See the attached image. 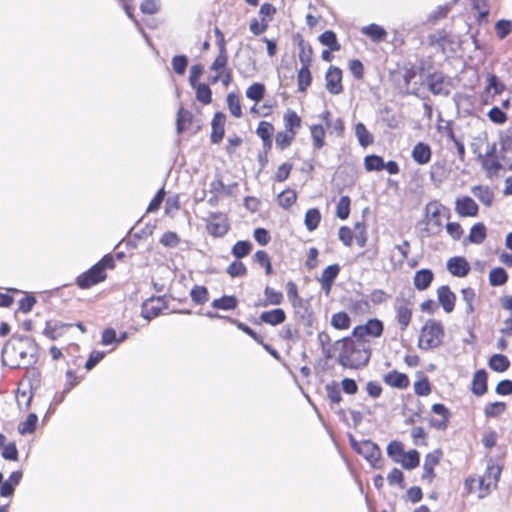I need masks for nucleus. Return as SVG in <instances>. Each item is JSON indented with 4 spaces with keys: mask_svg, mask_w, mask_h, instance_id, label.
I'll return each mask as SVG.
<instances>
[{
    "mask_svg": "<svg viewBox=\"0 0 512 512\" xmlns=\"http://www.w3.org/2000/svg\"><path fill=\"white\" fill-rule=\"evenodd\" d=\"M37 361V345L29 337H12L2 348V364L11 369H26Z\"/></svg>",
    "mask_w": 512,
    "mask_h": 512,
    "instance_id": "1",
    "label": "nucleus"
},
{
    "mask_svg": "<svg viewBox=\"0 0 512 512\" xmlns=\"http://www.w3.org/2000/svg\"><path fill=\"white\" fill-rule=\"evenodd\" d=\"M339 347L337 363L348 369H359L366 366L372 355L371 344H364L352 335L343 337L335 342Z\"/></svg>",
    "mask_w": 512,
    "mask_h": 512,
    "instance_id": "2",
    "label": "nucleus"
},
{
    "mask_svg": "<svg viewBox=\"0 0 512 512\" xmlns=\"http://www.w3.org/2000/svg\"><path fill=\"white\" fill-rule=\"evenodd\" d=\"M115 267L114 256L110 253L106 254L89 269L79 274L75 279V284L81 290L90 289L104 282L108 277V271L114 270Z\"/></svg>",
    "mask_w": 512,
    "mask_h": 512,
    "instance_id": "3",
    "label": "nucleus"
},
{
    "mask_svg": "<svg viewBox=\"0 0 512 512\" xmlns=\"http://www.w3.org/2000/svg\"><path fill=\"white\" fill-rule=\"evenodd\" d=\"M501 467L495 464L487 466L481 477L470 476L465 479L464 487L467 494L476 493L479 498H484L497 487L501 476Z\"/></svg>",
    "mask_w": 512,
    "mask_h": 512,
    "instance_id": "4",
    "label": "nucleus"
},
{
    "mask_svg": "<svg viewBox=\"0 0 512 512\" xmlns=\"http://www.w3.org/2000/svg\"><path fill=\"white\" fill-rule=\"evenodd\" d=\"M445 336V329L441 321L428 319L420 329L418 348L429 351L440 347Z\"/></svg>",
    "mask_w": 512,
    "mask_h": 512,
    "instance_id": "5",
    "label": "nucleus"
},
{
    "mask_svg": "<svg viewBox=\"0 0 512 512\" xmlns=\"http://www.w3.org/2000/svg\"><path fill=\"white\" fill-rule=\"evenodd\" d=\"M446 208L437 200L430 201L425 206V228L421 230L423 237L439 235L443 228L442 212Z\"/></svg>",
    "mask_w": 512,
    "mask_h": 512,
    "instance_id": "6",
    "label": "nucleus"
},
{
    "mask_svg": "<svg viewBox=\"0 0 512 512\" xmlns=\"http://www.w3.org/2000/svg\"><path fill=\"white\" fill-rule=\"evenodd\" d=\"M209 69L214 71V75L208 77V82L211 85L218 83L219 81L224 87H228L233 79L232 70L228 67V54L218 53Z\"/></svg>",
    "mask_w": 512,
    "mask_h": 512,
    "instance_id": "7",
    "label": "nucleus"
},
{
    "mask_svg": "<svg viewBox=\"0 0 512 512\" xmlns=\"http://www.w3.org/2000/svg\"><path fill=\"white\" fill-rule=\"evenodd\" d=\"M384 332L383 321L378 318H370L364 324L356 325L351 335L364 344H370L369 338H380Z\"/></svg>",
    "mask_w": 512,
    "mask_h": 512,
    "instance_id": "8",
    "label": "nucleus"
},
{
    "mask_svg": "<svg viewBox=\"0 0 512 512\" xmlns=\"http://www.w3.org/2000/svg\"><path fill=\"white\" fill-rule=\"evenodd\" d=\"M356 234H354L353 230L348 226H341L338 230L339 240L346 246L351 247L353 244V240L355 238L356 244L363 248L367 244L368 234L366 225L361 222H357L355 224Z\"/></svg>",
    "mask_w": 512,
    "mask_h": 512,
    "instance_id": "9",
    "label": "nucleus"
},
{
    "mask_svg": "<svg viewBox=\"0 0 512 512\" xmlns=\"http://www.w3.org/2000/svg\"><path fill=\"white\" fill-rule=\"evenodd\" d=\"M393 308L394 320L399 330L405 332L413 319V303L409 299L397 297Z\"/></svg>",
    "mask_w": 512,
    "mask_h": 512,
    "instance_id": "10",
    "label": "nucleus"
},
{
    "mask_svg": "<svg viewBox=\"0 0 512 512\" xmlns=\"http://www.w3.org/2000/svg\"><path fill=\"white\" fill-rule=\"evenodd\" d=\"M202 121L188 109L180 107L177 112L176 129L179 134L190 132L196 134L202 128Z\"/></svg>",
    "mask_w": 512,
    "mask_h": 512,
    "instance_id": "11",
    "label": "nucleus"
},
{
    "mask_svg": "<svg viewBox=\"0 0 512 512\" xmlns=\"http://www.w3.org/2000/svg\"><path fill=\"white\" fill-rule=\"evenodd\" d=\"M206 230L214 238L225 236L230 230L228 216L222 212L211 213L207 218Z\"/></svg>",
    "mask_w": 512,
    "mask_h": 512,
    "instance_id": "12",
    "label": "nucleus"
},
{
    "mask_svg": "<svg viewBox=\"0 0 512 512\" xmlns=\"http://www.w3.org/2000/svg\"><path fill=\"white\" fill-rule=\"evenodd\" d=\"M343 71L334 65L328 67L325 73V87L332 95H339L343 92Z\"/></svg>",
    "mask_w": 512,
    "mask_h": 512,
    "instance_id": "13",
    "label": "nucleus"
},
{
    "mask_svg": "<svg viewBox=\"0 0 512 512\" xmlns=\"http://www.w3.org/2000/svg\"><path fill=\"white\" fill-rule=\"evenodd\" d=\"M442 458L443 451L441 449H435L432 452L426 454L423 464V481H427L428 484L432 483L436 477L435 467L440 463Z\"/></svg>",
    "mask_w": 512,
    "mask_h": 512,
    "instance_id": "14",
    "label": "nucleus"
},
{
    "mask_svg": "<svg viewBox=\"0 0 512 512\" xmlns=\"http://www.w3.org/2000/svg\"><path fill=\"white\" fill-rule=\"evenodd\" d=\"M431 411L437 415V417H433L429 420L430 426L439 431H445L448 428L451 417L449 409L442 403H436L431 406Z\"/></svg>",
    "mask_w": 512,
    "mask_h": 512,
    "instance_id": "15",
    "label": "nucleus"
},
{
    "mask_svg": "<svg viewBox=\"0 0 512 512\" xmlns=\"http://www.w3.org/2000/svg\"><path fill=\"white\" fill-rule=\"evenodd\" d=\"M207 316L210 318H221V319H227L232 324H234L239 330L250 336L253 340H255L258 344L262 345L265 350L269 351L272 355L276 356L277 352L270 348L268 344H265L263 341V337L256 333L253 329H251L248 325H246L243 322H240L238 320L232 319L230 317L218 315V314H212L207 313Z\"/></svg>",
    "mask_w": 512,
    "mask_h": 512,
    "instance_id": "16",
    "label": "nucleus"
},
{
    "mask_svg": "<svg viewBox=\"0 0 512 512\" xmlns=\"http://www.w3.org/2000/svg\"><path fill=\"white\" fill-rule=\"evenodd\" d=\"M274 132L275 127L269 121L262 120L256 127L255 133L262 141V147L265 154H268L272 150Z\"/></svg>",
    "mask_w": 512,
    "mask_h": 512,
    "instance_id": "17",
    "label": "nucleus"
},
{
    "mask_svg": "<svg viewBox=\"0 0 512 512\" xmlns=\"http://www.w3.org/2000/svg\"><path fill=\"white\" fill-rule=\"evenodd\" d=\"M437 300L445 313H452L456 305V294L448 285H441L436 290Z\"/></svg>",
    "mask_w": 512,
    "mask_h": 512,
    "instance_id": "18",
    "label": "nucleus"
},
{
    "mask_svg": "<svg viewBox=\"0 0 512 512\" xmlns=\"http://www.w3.org/2000/svg\"><path fill=\"white\" fill-rule=\"evenodd\" d=\"M455 211L460 217H475L478 215L479 206L471 197L462 196L455 201Z\"/></svg>",
    "mask_w": 512,
    "mask_h": 512,
    "instance_id": "19",
    "label": "nucleus"
},
{
    "mask_svg": "<svg viewBox=\"0 0 512 512\" xmlns=\"http://www.w3.org/2000/svg\"><path fill=\"white\" fill-rule=\"evenodd\" d=\"M447 270L455 277L463 278L466 277L470 270V264L463 256H454L447 260Z\"/></svg>",
    "mask_w": 512,
    "mask_h": 512,
    "instance_id": "20",
    "label": "nucleus"
},
{
    "mask_svg": "<svg viewBox=\"0 0 512 512\" xmlns=\"http://www.w3.org/2000/svg\"><path fill=\"white\" fill-rule=\"evenodd\" d=\"M383 381L387 386L399 390H405L410 385L408 375L396 369L384 374Z\"/></svg>",
    "mask_w": 512,
    "mask_h": 512,
    "instance_id": "21",
    "label": "nucleus"
},
{
    "mask_svg": "<svg viewBox=\"0 0 512 512\" xmlns=\"http://www.w3.org/2000/svg\"><path fill=\"white\" fill-rule=\"evenodd\" d=\"M461 299L465 305V314L468 317H474L476 314V308L480 301L476 290L471 287H464L460 290Z\"/></svg>",
    "mask_w": 512,
    "mask_h": 512,
    "instance_id": "22",
    "label": "nucleus"
},
{
    "mask_svg": "<svg viewBox=\"0 0 512 512\" xmlns=\"http://www.w3.org/2000/svg\"><path fill=\"white\" fill-rule=\"evenodd\" d=\"M226 115L223 112H216L211 121L210 140L218 144L223 140L225 134Z\"/></svg>",
    "mask_w": 512,
    "mask_h": 512,
    "instance_id": "23",
    "label": "nucleus"
},
{
    "mask_svg": "<svg viewBox=\"0 0 512 512\" xmlns=\"http://www.w3.org/2000/svg\"><path fill=\"white\" fill-rule=\"evenodd\" d=\"M429 90L435 95H448V82L442 73L434 72L427 77Z\"/></svg>",
    "mask_w": 512,
    "mask_h": 512,
    "instance_id": "24",
    "label": "nucleus"
},
{
    "mask_svg": "<svg viewBox=\"0 0 512 512\" xmlns=\"http://www.w3.org/2000/svg\"><path fill=\"white\" fill-rule=\"evenodd\" d=\"M71 327V323L50 320L46 322L43 334L51 340H56L64 336L65 332Z\"/></svg>",
    "mask_w": 512,
    "mask_h": 512,
    "instance_id": "25",
    "label": "nucleus"
},
{
    "mask_svg": "<svg viewBox=\"0 0 512 512\" xmlns=\"http://www.w3.org/2000/svg\"><path fill=\"white\" fill-rule=\"evenodd\" d=\"M488 374L484 369L477 370L471 382V391L474 395L480 397L488 391Z\"/></svg>",
    "mask_w": 512,
    "mask_h": 512,
    "instance_id": "26",
    "label": "nucleus"
},
{
    "mask_svg": "<svg viewBox=\"0 0 512 512\" xmlns=\"http://www.w3.org/2000/svg\"><path fill=\"white\" fill-rule=\"evenodd\" d=\"M411 157L419 165L428 164L431 161V147L424 142H418L412 149Z\"/></svg>",
    "mask_w": 512,
    "mask_h": 512,
    "instance_id": "27",
    "label": "nucleus"
},
{
    "mask_svg": "<svg viewBox=\"0 0 512 512\" xmlns=\"http://www.w3.org/2000/svg\"><path fill=\"white\" fill-rule=\"evenodd\" d=\"M434 280L432 270L423 268L415 272L413 277V285L418 291L427 290Z\"/></svg>",
    "mask_w": 512,
    "mask_h": 512,
    "instance_id": "28",
    "label": "nucleus"
},
{
    "mask_svg": "<svg viewBox=\"0 0 512 512\" xmlns=\"http://www.w3.org/2000/svg\"><path fill=\"white\" fill-rule=\"evenodd\" d=\"M284 130L297 136L302 127V119L298 113L288 109L283 115Z\"/></svg>",
    "mask_w": 512,
    "mask_h": 512,
    "instance_id": "29",
    "label": "nucleus"
},
{
    "mask_svg": "<svg viewBox=\"0 0 512 512\" xmlns=\"http://www.w3.org/2000/svg\"><path fill=\"white\" fill-rule=\"evenodd\" d=\"M414 393L419 397H427L432 392V384L429 377L423 372L417 373V379L413 384Z\"/></svg>",
    "mask_w": 512,
    "mask_h": 512,
    "instance_id": "30",
    "label": "nucleus"
},
{
    "mask_svg": "<svg viewBox=\"0 0 512 512\" xmlns=\"http://www.w3.org/2000/svg\"><path fill=\"white\" fill-rule=\"evenodd\" d=\"M340 272V267L338 264H332L326 267L321 275L320 283L322 288L329 293L331 290L332 284L337 278L338 274Z\"/></svg>",
    "mask_w": 512,
    "mask_h": 512,
    "instance_id": "31",
    "label": "nucleus"
},
{
    "mask_svg": "<svg viewBox=\"0 0 512 512\" xmlns=\"http://www.w3.org/2000/svg\"><path fill=\"white\" fill-rule=\"evenodd\" d=\"M311 66L301 65L297 71V90L301 93H306L311 86L313 77L311 73Z\"/></svg>",
    "mask_w": 512,
    "mask_h": 512,
    "instance_id": "32",
    "label": "nucleus"
},
{
    "mask_svg": "<svg viewBox=\"0 0 512 512\" xmlns=\"http://www.w3.org/2000/svg\"><path fill=\"white\" fill-rule=\"evenodd\" d=\"M261 322L266 324L276 326L283 323L286 320V313L281 308H276L269 311H264L260 314L259 317Z\"/></svg>",
    "mask_w": 512,
    "mask_h": 512,
    "instance_id": "33",
    "label": "nucleus"
},
{
    "mask_svg": "<svg viewBox=\"0 0 512 512\" xmlns=\"http://www.w3.org/2000/svg\"><path fill=\"white\" fill-rule=\"evenodd\" d=\"M361 33L377 43L385 41L388 35L387 31L382 26L374 23L362 27Z\"/></svg>",
    "mask_w": 512,
    "mask_h": 512,
    "instance_id": "34",
    "label": "nucleus"
},
{
    "mask_svg": "<svg viewBox=\"0 0 512 512\" xmlns=\"http://www.w3.org/2000/svg\"><path fill=\"white\" fill-rule=\"evenodd\" d=\"M208 83H199L191 86L195 91V98L203 105H209L213 101V93Z\"/></svg>",
    "mask_w": 512,
    "mask_h": 512,
    "instance_id": "35",
    "label": "nucleus"
},
{
    "mask_svg": "<svg viewBox=\"0 0 512 512\" xmlns=\"http://www.w3.org/2000/svg\"><path fill=\"white\" fill-rule=\"evenodd\" d=\"M238 299L234 295H223L211 302V307L218 310H235L238 307Z\"/></svg>",
    "mask_w": 512,
    "mask_h": 512,
    "instance_id": "36",
    "label": "nucleus"
},
{
    "mask_svg": "<svg viewBox=\"0 0 512 512\" xmlns=\"http://www.w3.org/2000/svg\"><path fill=\"white\" fill-rule=\"evenodd\" d=\"M427 40H428L429 46L439 47L442 52L445 51V46L452 42L450 35L445 30H438V31L430 34L428 36Z\"/></svg>",
    "mask_w": 512,
    "mask_h": 512,
    "instance_id": "37",
    "label": "nucleus"
},
{
    "mask_svg": "<svg viewBox=\"0 0 512 512\" xmlns=\"http://www.w3.org/2000/svg\"><path fill=\"white\" fill-rule=\"evenodd\" d=\"M298 47V57L301 65L312 66L314 54L312 46L308 42H306L302 37H300Z\"/></svg>",
    "mask_w": 512,
    "mask_h": 512,
    "instance_id": "38",
    "label": "nucleus"
},
{
    "mask_svg": "<svg viewBox=\"0 0 512 512\" xmlns=\"http://www.w3.org/2000/svg\"><path fill=\"white\" fill-rule=\"evenodd\" d=\"M266 93V87L261 82H254L246 88L245 95L248 99L258 104L263 100Z\"/></svg>",
    "mask_w": 512,
    "mask_h": 512,
    "instance_id": "39",
    "label": "nucleus"
},
{
    "mask_svg": "<svg viewBox=\"0 0 512 512\" xmlns=\"http://www.w3.org/2000/svg\"><path fill=\"white\" fill-rule=\"evenodd\" d=\"M351 318L345 311H339L331 316L330 324L336 330H348L351 327Z\"/></svg>",
    "mask_w": 512,
    "mask_h": 512,
    "instance_id": "40",
    "label": "nucleus"
},
{
    "mask_svg": "<svg viewBox=\"0 0 512 512\" xmlns=\"http://www.w3.org/2000/svg\"><path fill=\"white\" fill-rule=\"evenodd\" d=\"M487 237V228L484 223L479 222L474 224L469 232L468 241L474 244H481Z\"/></svg>",
    "mask_w": 512,
    "mask_h": 512,
    "instance_id": "41",
    "label": "nucleus"
},
{
    "mask_svg": "<svg viewBox=\"0 0 512 512\" xmlns=\"http://www.w3.org/2000/svg\"><path fill=\"white\" fill-rule=\"evenodd\" d=\"M322 216L318 208H310L306 211L304 217V224L308 231L316 230L321 222Z\"/></svg>",
    "mask_w": 512,
    "mask_h": 512,
    "instance_id": "42",
    "label": "nucleus"
},
{
    "mask_svg": "<svg viewBox=\"0 0 512 512\" xmlns=\"http://www.w3.org/2000/svg\"><path fill=\"white\" fill-rule=\"evenodd\" d=\"M472 8L476 12L478 23H487L489 15L488 0H472Z\"/></svg>",
    "mask_w": 512,
    "mask_h": 512,
    "instance_id": "43",
    "label": "nucleus"
},
{
    "mask_svg": "<svg viewBox=\"0 0 512 512\" xmlns=\"http://www.w3.org/2000/svg\"><path fill=\"white\" fill-rule=\"evenodd\" d=\"M488 365L493 371L502 373L509 369L510 361L503 354H494L490 357Z\"/></svg>",
    "mask_w": 512,
    "mask_h": 512,
    "instance_id": "44",
    "label": "nucleus"
},
{
    "mask_svg": "<svg viewBox=\"0 0 512 512\" xmlns=\"http://www.w3.org/2000/svg\"><path fill=\"white\" fill-rule=\"evenodd\" d=\"M398 463H400L402 467L407 470L414 469L420 464V454L417 450L411 449L404 453Z\"/></svg>",
    "mask_w": 512,
    "mask_h": 512,
    "instance_id": "45",
    "label": "nucleus"
},
{
    "mask_svg": "<svg viewBox=\"0 0 512 512\" xmlns=\"http://www.w3.org/2000/svg\"><path fill=\"white\" fill-rule=\"evenodd\" d=\"M319 42L328 47L331 51H340L341 45L338 42L337 36L334 31L326 30L318 37Z\"/></svg>",
    "mask_w": 512,
    "mask_h": 512,
    "instance_id": "46",
    "label": "nucleus"
},
{
    "mask_svg": "<svg viewBox=\"0 0 512 512\" xmlns=\"http://www.w3.org/2000/svg\"><path fill=\"white\" fill-rule=\"evenodd\" d=\"M310 134L314 149H321L325 146V129L320 124L310 126Z\"/></svg>",
    "mask_w": 512,
    "mask_h": 512,
    "instance_id": "47",
    "label": "nucleus"
},
{
    "mask_svg": "<svg viewBox=\"0 0 512 512\" xmlns=\"http://www.w3.org/2000/svg\"><path fill=\"white\" fill-rule=\"evenodd\" d=\"M265 299L263 302L259 303V306H268V305H280L283 302L284 296L281 291H277L269 286L264 289Z\"/></svg>",
    "mask_w": 512,
    "mask_h": 512,
    "instance_id": "48",
    "label": "nucleus"
},
{
    "mask_svg": "<svg viewBox=\"0 0 512 512\" xmlns=\"http://www.w3.org/2000/svg\"><path fill=\"white\" fill-rule=\"evenodd\" d=\"M295 139H296V135H294L288 131H285V130L278 131L275 135L276 148L281 151H284L292 145V143L295 141Z\"/></svg>",
    "mask_w": 512,
    "mask_h": 512,
    "instance_id": "49",
    "label": "nucleus"
},
{
    "mask_svg": "<svg viewBox=\"0 0 512 512\" xmlns=\"http://www.w3.org/2000/svg\"><path fill=\"white\" fill-rule=\"evenodd\" d=\"M489 284L498 287L506 284L508 281V273L502 267H495L489 272Z\"/></svg>",
    "mask_w": 512,
    "mask_h": 512,
    "instance_id": "50",
    "label": "nucleus"
},
{
    "mask_svg": "<svg viewBox=\"0 0 512 512\" xmlns=\"http://www.w3.org/2000/svg\"><path fill=\"white\" fill-rule=\"evenodd\" d=\"M253 261L260 267L264 268L265 274L270 276L273 274L271 258L265 250H258L253 255Z\"/></svg>",
    "mask_w": 512,
    "mask_h": 512,
    "instance_id": "51",
    "label": "nucleus"
},
{
    "mask_svg": "<svg viewBox=\"0 0 512 512\" xmlns=\"http://www.w3.org/2000/svg\"><path fill=\"white\" fill-rule=\"evenodd\" d=\"M298 198L297 192L294 189L286 188L277 197L279 206L284 209H289L296 203Z\"/></svg>",
    "mask_w": 512,
    "mask_h": 512,
    "instance_id": "52",
    "label": "nucleus"
},
{
    "mask_svg": "<svg viewBox=\"0 0 512 512\" xmlns=\"http://www.w3.org/2000/svg\"><path fill=\"white\" fill-rule=\"evenodd\" d=\"M253 249V245L248 240L237 241L231 248V254L236 259H242L248 256Z\"/></svg>",
    "mask_w": 512,
    "mask_h": 512,
    "instance_id": "53",
    "label": "nucleus"
},
{
    "mask_svg": "<svg viewBox=\"0 0 512 512\" xmlns=\"http://www.w3.org/2000/svg\"><path fill=\"white\" fill-rule=\"evenodd\" d=\"M226 273L231 278L244 277L248 273V269L246 265L241 261V259L233 260L226 268Z\"/></svg>",
    "mask_w": 512,
    "mask_h": 512,
    "instance_id": "54",
    "label": "nucleus"
},
{
    "mask_svg": "<svg viewBox=\"0 0 512 512\" xmlns=\"http://www.w3.org/2000/svg\"><path fill=\"white\" fill-rule=\"evenodd\" d=\"M227 107L232 116L240 118L243 115L240 96L235 93L227 95Z\"/></svg>",
    "mask_w": 512,
    "mask_h": 512,
    "instance_id": "55",
    "label": "nucleus"
},
{
    "mask_svg": "<svg viewBox=\"0 0 512 512\" xmlns=\"http://www.w3.org/2000/svg\"><path fill=\"white\" fill-rule=\"evenodd\" d=\"M192 301L197 305H203L209 300V292L205 286L195 285L190 291Z\"/></svg>",
    "mask_w": 512,
    "mask_h": 512,
    "instance_id": "56",
    "label": "nucleus"
},
{
    "mask_svg": "<svg viewBox=\"0 0 512 512\" xmlns=\"http://www.w3.org/2000/svg\"><path fill=\"white\" fill-rule=\"evenodd\" d=\"M318 341L320 343L323 356L326 359L333 358L334 354L332 351V339L330 335L325 331L319 332Z\"/></svg>",
    "mask_w": 512,
    "mask_h": 512,
    "instance_id": "57",
    "label": "nucleus"
},
{
    "mask_svg": "<svg viewBox=\"0 0 512 512\" xmlns=\"http://www.w3.org/2000/svg\"><path fill=\"white\" fill-rule=\"evenodd\" d=\"M351 199L349 196H342L336 205V216L341 220H346L350 215Z\"/></svg>",
    "mask_w": 512,
    "mask_h": 512,
    "instance_id": "58",
    "label": "nucleus"
},
{
    "mask_svg": "<svg viewBox=\"0 0 512 512\" xmlns=\"http://www.w3.org/2000/svg\"><path fill=\"white\" fill-rule=\"evenodd\" d=\"M506 408L507 406L505 402H492L484 407V414L487 418H495L503 414L506 411Z\"/></svg>",
    "mask_w": 512,
    "mask_h": 512,
    "instance_id": "59",
    "label": "nucleus"
},
{
    "mask_svg": "<svg viewBox=\"0 0 512 512\" xmlns=\"http://www.w3.org/2000/svg\"><path fill=\"white\" fill-rule=\"evenodd\" d=\"M364 167L367 171H381L384 169V160L381 156L372 154L364 158Z\"/></svg>",
    "mask_w": 512,
    "mask_h": 512,
    "instance_id": "60",
    "label": "nucleus"
},
{
    "mask_svg": "<svg viewBox=\"0 0 512 512\" xmlns=\"http://www.w3.org/2000/svg\"><path fill=\"white\" fill-rule=\"evenodd\" d=\"M355 134L358 138L359 143L363 147H367L373 143V137L363 123H358L355 126Z\"/></svg>",
    "mask_w": 512,
    "mask_h": 512,
    "instance_id": "61",
    "label": "nucleus"
},
{
    "mask_svg": "<svg viewBox=\"0 0 512 512\" xmlns=\"http://www.w3.org/2000/svg\"><path fill=\"white\" fill-rule=\"evenodd\" d=\"M38 417L34 413L28 414L25 421L21 422L18 426V431L20 434L25 435L28 433H33L36 429Z\"/></svg>",
    "mask_w": 512,
    "mask_h": 512,
    "instance_id": "62",
    "label": "nucleus"
},
{
    "mask_svg": "<svg viewBox=\"0 0 512 512\" xmlns=\"http://www.w3.org/2000/svg\"><path fill=\"white\" fill-rule=\"evenodd\" d=\"M327 398L331 404L338 405L342 401L341 390L337 382H331L325 386Z\"/></svg>",
    "mask_w": 512,
    "mask_h": 512,
    "instance_id": "63",
    "label": "nucleus"
},
{
    "mask_svg": "<svg viewBox=\"0 0 512 512\" xmlns=\"http://www.w3.org/2000/svg\"><path fill=\"white\" fill-rule=\"evenodd\" d=\"M473 194L486 206H490L493 202V193L488 187L475 186L472 188Z\"/></svg>",
    "mask_w": 512,
    "mask_h": 512,
    "instance_id": "64",
    "label": "nucleus"
}]
</instances>
